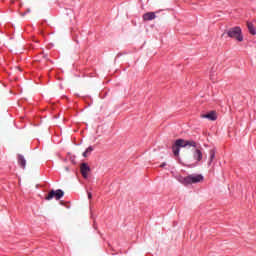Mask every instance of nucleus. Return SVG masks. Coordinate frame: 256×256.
<instances>
[{
  "instance_id": "obj_1",
  "label": "nucleus",
  "mask_w": 256,
  "mask_h": 256,
  "mask_svg": "<svg viewBox=\"0 0 256 256\" xmlns=\"http://www.w3.org/2000/svg\"><path fill=\"white\" fill-rule=\"evenodd\" d=\"M187 147L197 148V142L194 140H185L182 138L177 139L175 140V143L172 146V152L175 157H178L180 155V149Z\"/></svg>"
},
{
  "instance_id": "obj_2",
  "label": "nucleus",
  "mask_w": 256,
  "mask_h": 256,
  "mask_svg": "<svg viewBox=\"0 0 256 256\" xmlns=\"http://www.w3.org/2000/svg\"><path fill=\"white\" fill-rule=\"evenodd\" d=\"M225 34L228 38L235 40L238 43L244 42L243 30L240 26L229 28Z\"/></svg>"
},
{
  "instance_id": "obj_3",
  "label": "nucleus",
  "mask_w": 256,
  "mask_h": 256,
  "mask_svg": "<svg viewBox=\"0 0 256 256\" xmlns=\"http://www.w3.org/2000/svg\"><path fill=\"white\" fill-rule=\"evenodd\" d=\"M204 180V177L201 174H192L187 177H180L179 182L185 186L191 184H197Z\"/></svg>"
},
{
  "instance_id": "obj_4",
  "label": "nucleus",
  "mask_w": 256,
  "mask_h": 256,
  "mask_svg": "<svg viewBox=\"0 0 256 256\" xmlns=\"http://www.w3.org/2000/svg\"><path fill=\"white\" fill-rule=\"evenodd\" d=\"M64 196V192L61 189L51 190L45 197V200L50 201L52 199L60 200Z\"/></svg>"
},
{
  "instance_id": "obj_5",
  "label": "nucleus",
  "mask_w": 256,
  "mask_h": 256,
  "mask_svg": "<svg viewBox=\"0 0 256 256\" xmlns=\"http://www.w3.org/2000/svg\"><path fill=\"white\" fill-rule=\"evenodd\" d=\"M200 117H202V119H208V121H217L216 111H210L207 114H202Z\"/></svg>"
},
{
  "instance_id": "obj_6",
  "label": "nucleus",
  "mask_w": 256,
  "mask_h": 256,
  "mask_svg": "<svg viewBox=\"0 0 256 256\" xmlns=\"http://www.w3.org/2000/svg\"><path fill=\"white\" fill-rule=\"evenodd\" d=\"M193 158H194V161L196 162H201L203 160V152L201 151V149L199 148L194 149Z\"/></svg>"
},
{
  "instance_id": "obj_7",
  "label": "nucleus",
  "mask_w": 256,
  "mask_h": 256,
  "mask_svg": "<svg viewBox=\"0 0 256 256\" xmlns=\"http://www.w3.org/2000/svg\"><path fill=\"white\" fill-rule=\"evenodd\" d=\"M17 162H18V165H19L22 169H26L27 160H26V158L24 157V155L18 154V156H17Z\"/></svg>"
},
{
  "instance_id": "obj_8",
  "label": "nucleus",
  "mask_w": 256,
  "mask_h": 256,
  "mask_svg": "<svg viewBox=\"0 0 256 256\" xmlns=\"http://www.w3.org/2000/svg\"><path fill=\"white\" fill-rule=\"evenodd\" d=\"M91 171L90 169V166H88V164H82L81 166V173H82V176L87 179L88 178V175H89V172Z\"/></svg>"
},
{
  "instance_id": "obj_9",
  "label": "nucleus",
  "mask_w": 256,
  "mask_h": 256,
  "mask_svg": "<svg viewBox=\"0 0 256 256\" xmlns=\"http://www.w3.org/2000/svg\"><path fill=\"white\" fill-rule=\"evenodd\" d=\"M155 18H156L155 12H147L142 16L143 21H153V19Z\"/></svg>"
},
{
  "instance_id": "obj_10",
  "label": "nucleus",
  "mask_w": 256,
  "mask_h": 256,
  "mask_svg": "<svg viewBox=\"0 0 256 256\" xmlns=\"http://www.w3.org/2000/svg\"><path fill=\"white\" fill-rule=\"evenodd\" d=\"M209 161H208V165H211L212 162L214 161L215 159V156H216V150L215 149H210L209 150Z\"/></svg>"
},
{
  "instance_id": "obj_11",
  "label": "nucleus",
  "mask_w": 256,
  "mask_h": 256,
  "mask_svg": "<svg viewBox=\"0 0 256 256\" xmlns=\"http://www.w3.org/2000/svg\"><path fill=\"white\" fill-rule=\"evenodd\" d=\"M247 27H248L249 33H250L252 36H255V35H256V29H255V27L253 26V23L248 22V23H247Z\"/></svg>"
},
{
  "instance_id": "obj_12",
  "label": "nucleus",
  "mask_w": 256,
  "mask_h": 256,
  "mask_svg": "<svg viewBox=\"0 0 256 256\" xmlns=\"http://www.w3.org/2000/svg\"><path fill=\"white\" fill-rule=\"evenodd\" d=\"M94 151V147L93 146H89L86 151H84L83 153V157L87 158L92 152Z\"/></svg>"
},
{
  "instance_id": "obj_13",
  "label": "nucleus",
  "mask_w": 256,
  "mask_h": 256,
  "mask_svg": "<svg viewBox=\"0 0 256 256\" xmlns=\"http://www.w3.org/2000/svg\"><path fill=\"white\" fill-rule=\"evenodd\" d=\"M31 12V9H28L26 12L22 13V17H25V15H27V13H30Z\"/></svg>"
},
{
  "instance_id": "obj_14",
  "label": "nucleus",
  "mask_w": 256,
  "mask_h": 256,
  "mask_svg": "<svg viewBox=\"0 0 256 256\" xmlns=\"http://www.w3.org/2000/svg\"><path fill=\"white\" fill-rule=\"evenodd\" d=\"M87 194H88V198L92 199V193L91 192H87Z\"/></svg>"
},
{
  "instance_id": "obj_15",
  "label": "nucleus",
  "mask_w": 256,
  "mask_h": 256,
  "mask_svg": "<svg viewBox=\"0 0 256 256\" xmlns=\"http://www.w3.org/2000/svg\"><path fill=\"white\" fill-rule=\"evenodd\" d=\"M164 166H166L165 162H164L163 164H161V166H160V167H164Z\"/></svg>"
}]
</instances>
